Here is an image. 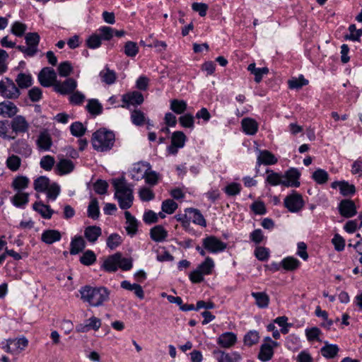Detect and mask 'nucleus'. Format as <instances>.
Segmentation results:
<instances>
[{
    "mask_svg": "<svg viewBox=\"0 0 362 362\" xmlns=\"http://www.w3.org/2000/svg\"><path fill=\"white\" fill-rule=\"evenodd\" d=\"M49 185V180L45 177L40 176L34 181V189L37 192H44Z\"/></svg>",
    "mask_w": 362,
    "mask_h": 362,
    "instance_id": "nucleus-33",
    "label": "nucleus"
},
{
    "mask_svg": "<svg viewBox=\"0 0 362 362\" xmlns=\"http://www.w3.org/2000/svg\"><path fill=\"white\" fill-rule=\"evenodd\" d=\"M284 204V206L291 213H298L304 206L303 197L296 192L286 196Z\"/></svg>",
    "mask_w": 362,
    "mask_h": 362,
    "instance_id": "nucleus-5",
    "label": "nucleus"
},
{
    "mask_svg": "<svg viewBox=\"0 0 362 362\" xmlns=\"http://www.w3.org/2000/svg\"><path fill=\"white\" fill-rule=\"evenodd\" d=\"M26 28V25L18 21H16L13 23L12 26L11 32L16 36H22L24 34Z\"/></svg>",
    "mask_w": 362,
    "mask_h": 362,
    "instance_id": "nucleus-62",
    "label": "nucleus"
},
{
    "mask_svg": "<svg viewBox=\"0 0 362 362\" xmlns=\"http://www.w3.org/2000/svg\"><path fill=\"white\" fill-rule=\"evenodd\" d=\"M181 125L187 128H193L194 117L190 114H186L179 118Z\"/></svg>",
    "mask_w": 362,
    "mask_h": 362,
    "instance_id": "nucleus-61",
    "label": "nucleus"
},
{
    "mask_svg": "<svg viewBox=\"0 0 362 362\" xmlns=\"http://www.w3.org/2000/svg\"><path fill=\"white\" fill-rule=\"evenodd\" d=\"M42 240L47 244H52L61 239V233L56 230H47L42 234Z\"/></svg>",
    "mask_w": 362,
    "mask_h": 362,
    "instance_id": "nucleus-21",
    "label": "nucleus"
},
{
    "mask_svg": "<svg viewBox=\"0 0 362 362\" xmlns=\"http://www.w3.org/2000/svg\"><path fill=\"white\" fill-rule=\"evenodd\" d=\"M115 140V136L113 132L100 129L93 134L91 142L95 151L105 152L112 148Z\"/></svg>",
    "mask_w": 362,
    "mask_h": 362,
    "instance_id": "nucleus-4",
    "label": "nucleus"
},
{
    "mask_svg": "<svg viewBox=\"0 0 362 362\" xmlns=\"http://www.w3.org/2000/svg\"><path fill=\"white\" fill-rule=\"evenodd\" d=\"M122 237L119 234L112 233L107 239V245L111 250H114L122 243Z\"/></svg>",
    "mask_w": 362,
    "mask_h": 362,
    "instance_id": "nucleus-46",
    "label": "nucleus"
},
{
    "mask_svg": "<svg viewBox=\"0 0 362 362\" xmlns=\"http://www.w3.org/2000/svg\"><path fill=\"white\" fill-rule=\"evenodd\" d=\"M16 81L20 88H25L31 86L32 78L29 74L21 73L17 76Z\"/></svg>",
    "mask_w": 362,
    "mask_h": 362,
    "instance_id": "nucleus-40",
    "label": "nucleus"
},
{
    "mask_svg": "<svg viewBox=\"0 0 362 362\" xmlns=\"http://www.w3.org/2000/svg\"><path fill=\"white\" fill-rule=\"evenodd\" d=\"M81 298L93 307H99L109 300L110 291L103 286L92 287L86 286L79 290Z\"/></svg>",
    "mask_w": 362,
    "mask_h": 362,
    "instance_id": "nucleus-1",
    "label": "nucleus"
},
{
    "mask_svg": "<svg viewBox=\"0 0 362 362\" xmlns=\"http://www.w3.org/2000/svg\"><path fill=\"white\" fill-rule=\"evenodd\" d=\"M274 346L271 344H262L258 355L259 358L262 361H269L274 354Z\"/></svg>",
    "mask_w": 362,
    "mask_h": 362,
    "instance_id": "nucleus-23",
    "label": "nucleus"
},
{
    "mask_svg": "<svg viewBox=\"0 0 362 362\" xmlns=\"http://www.w3.org/2000/svg\"><path fill=\"white\" fill-rule=\"evenodd\" d=\"M267 182L271 185L276 186L281 185L284 187H298L300 185L298 179L300 177V173L296 168H291L287 170L284 175L275 173L272 170H267Z\"/></svg>",
    "mask_w": 362,
    "mask_h": 362,
    "instance_id": "nucleus-2",
    "label": "nucleus"
},
{
    "mask_svg": "<svg viewBox=\"0 0 362 362\" xmlns=\"http://www.w3.org/2000/svg\"><path fill=\"white\" fill-rule=\"evenodd\" d=\"M102 81L107 84H112L116 80V74L109 68H105L100 73Z\"/></svg>",
    "mask_w": 362,
    "mask_h": 362,
    "instance_id": "nucleus-34",
    "label": "nucleus"
},
{
    "mask_svg": "<svg viewBox=\"0 0 362 362\" xmlns=\"http://www.w3.org/2000/svg\"><path fill=\"white\" fill-rule=\"evenodd\" d=\"M73 71L71 64L69 62H64L61 63L58 66V72L60 76L66 77Z\"/></svg>",
    "mask_w": 362,
    "mask_h": 362,
    "instance_id": "nucleus-53",
    "label": "nucleus"
},
{
    "mask_svg": "<svg viewBox=\"0 0 362 362\" xmlns=\"http://www.w3.org/2000/svg\"><path fill=\"white\" fill-rule=\"evenodd\" d=\"M86 247V243L81 236L76 237L71 243L70 253L76 255L81 252Z\"/></svg>",
    "mask_w": 362,
    "mask_h": 362,
    "instance_id": "nucleus-27",
    "label": "nucleus"
},
{
    "mask_svg": "<svg viewBox=\"0 0 362 362\" xmlns=\"http://www.w3.org/2000/svg\"><path fill=\"white\" fill-rule=\"evenodd\" d=\"M8 342L13 344V347L15 351V354L20 353L22 350H23L28 344V341L26 338L22 337L20 339H8Z\"/></svg>",
    "mask_w": 362,
    "mask_h": 362,
    "instance_id": "nucleus-36",
    "label": "nucleus"
},
{
    "mask_svg": "<svg viewBox=\"0 0 362 362\" xmlns=\"http://www.w3.org/2000/svg\"><path fill=\"white\" fill-rule=\"evenodd\" d=\"M186 211L189 213V215H192L189 218H192V221L202 226H206V223L204 219L203 215L201 214L200 211L193 208H189L186 209Z\"/></svg>",
    "mask_w": 362,
    "mask_h": 362,
    "instance_id": "nucleus-30",
    "label": "nucleus"
},
{
    "mask_svg": "<svg viewBox=\"0 0 362 362\" xmlns=\"http://www.w3.org/2000/svg\"><path fill=\"white\" fill-rule=\"evenodd\" d=\"M74 169V164L71 160L62 158L56 165V170L59 175L70 173Z\"/></svg>",
    "mask_w": 362,
    "mask_h": 362,
    "instance_id": "nucleus-17",
    "label": "nucleus"
},
{
    "mask_svg": "<svg viewBox=\"0 0 362 362\" xmlns=\"http://www.w3.org/2000/svg\"><path fill=\"white\" fill-rule=\"evenodd\" d=\"M123 107H129V105H141L144 102L143 95L138 91H133L122 95Z\"/></svg>",
    "mask_w": 362,
    "mask_h": 362,
    "instance_id": "nucleus-13",
    "label": "nucleus"
},
{
    "mask_svg": "<svg viewBox=\"0 0 362 362\" xmlns=\"http://www.w3.org/2000/svg\"><path fill=\"white\" fill-rule=\"evenodd\" d=\"M321 331L319 328L314 327L310 329H305V335L308 341L319 340V336Z\"/></svg>",
    "mask_w": 362,
    "mask_h": 362,
    "instance_id": "nucleus-59",
    "label": "nucleus"
},
{
    "mask_svg": "<svg viewBox=\"0 0 362 362\" xmlns=\"http://www.w3.org/2000/svg\"><path fill=\"white\" fill-rule=\"evenodd\" d=\"M139 52V47L136 43L132 41H128L124 45V53L128 57H134Z\"/></svg>",
    "mask_w": 362,
    "mask_h": 362,
    "instance_id": "nucleus-48",
    "label": "nucleus"
},
{
    "mask_svg": "<svg viewBox=\"0 0 362 362\" xmlns=\"http://www.w3.org/2000/svg\"><path fill=\"white\" fill-rule=\"evenodd\" d=\"M107 187L108 184L107 182L102 180H98L94 184V189L99 194H105L107 192Z\"/></svg>",
    "mask_w": 362,
    "mask_h": 362,
    "instance_id": "nucleus-64",
    "label": "nucleus"
},
{
    "mask_svg": "<svg viewBox=\"0 0 362 362\" xmlns=\"http://www.w3.org/2000/svg\"><path fill=\"white\" fill-rule=\"evenodd\" d=\"M252 296L256 300V305L261 308H267L269 303V297L264 292H252Z\"/></svg>",
    "mask_w": 362,
    "mask_h": 362,
    "instance_id": "nucleus-26",
    "label": "nucleus"
},
{
    "mask_svg": "<svg viewBox=\"0 0 362 362\" xmlns=\"http://www.w3.org/2000/svg\"><path fill=\"white\" fill-rule=\"evenodd\" d=\"M96 260L95 253L91 250H87L81 257L80 261L84 265H91Z\"/></svg>",
    "mask_w": 362,
    "mask_h": 362,
    "instance_id": "nucleus-49",
    "label": "nucleus"
},
{
    "mask_svg": "<svg viewBox=\"0 0 362 362\" xmlns=\"http://www.w3.org/2000/svg\"><path fill=\"white\" fill-rule=\"evenodd\" d=\"M150 235L153 240L156 242H162L168 236V232L160 226H156L150 230Z\"/></svg>",
    "mask_w": 362,
    "mask_h": 362,
    "instance_id": "nucleus-19",
    "label": "nucleus"
},
{
    "mask_svg": "<svg viewBox=\"0 0 362 362\" xmlns=\"http://www.w3.org/2000/svg\"><path fill=\"white\" fill-rule=\"evenodd\" d=\"M99 214L98 202L96 198H92L88 207V216L95 220L99 217Z\"/></svg>",
    "mask_w": 362,
    "mask_h": 362,
    "instance_id": "nucleus-35",
    "label": "nucleus"
},
{
    "mask_svg": "<svg viewBox=\"0 0 362 362\" xmlns=\"http://www.w3.org/2000/svg\"><path fill=\"white\" fill-rule=\"evenodd\" d=\"M47 197L50 199L54 200L60 192V187L57 183L49 184L47 189Z\"/></svg>",
    "mask_w": 362,
    "mask_h": 362,
    "instance_id": "nucleus-57",
    "label": "nucleus"
},
{
    "mask_svg": "<svg viewBox=\"0 0 362 362\" xmlns=\"http://www.w3.org/2000/svg\"><path fill=\"white\" fill-rule=\"evenodd\" d=\"M186 136L182 132H175L172 135L171 143L175 146L182 148L185 146Z\"/></svg>",
    "mask_w": 362,
    "mask_h": 362,
    "instance_id": "nucleus-45",
    "label": "nucleus"
},
{
    "mask_svg": "<svg viewBox=\"0 0 362 362\" xmlns=\"http://www.w3.org/2000/svg\"><path fill=\"white\" fill-rule=\"evenodd\" d=\"M308 80L305 79L303 76H300L298 78H293L288 81V86L291 89H298L308 84Z\"/></svg>",
    "mask_w": 362,
    "mask_h": 362,
    "instance_id": "nucleus-58",
    "label": "nucleus"
},
{
    "mask_svg": "<svg viewBox=\"0 0 362 362\" xmlns=\"http://www.w3.org/2000/svg\"><path fill=\"white\" fill-rule=\"evenodd\" d=\"M124 216L126 218V230L128 233V235L133 236L137 232V227H138V221L135 218L134 216H133L129 211H126L124 212Z\"/></svg>",
    "mask_w": 362,
    "mask_h": 362,
    "instance_id": "nucleus-16",
    "label": "nucleus"
},
{
    "mask_svg": "<svg viewBox=\"0 0 362 362\" xmlns=\"http://www.w3.org/2000/svg\"><path fill=\"white\" fill-rule=\"evenodd\" d=\"M214 267V263L213 259L208 257L206 258L205 261L197 267V269H199L203 275H207L211 273Z\"/></svg>",
    "mask_w": 362,
    "mask_h": 362,
    "instance_id": "nucleus-41",
    "label": "nucleus"
},
{
    "mask_svg": "<svg viewBox=\"0 0 362 362\" xmlns=\"http://www.w3.org/2000/svg\"><path fill=\"white\" fill-rule=\"evenodd\" d=\"M131 119L132 122L137 125H142L145 122L144 114L140 110H134L132 112Z\"/></svg>",
    "mask_w": 362,
    "mask_h": 362,
    "instance_id": "nucleus-55",
    "label": "nucleus"
},
{
    "mask_svg": "<svg viewBox=\"0 0 362 362\" xmlns=\"http://www.w3.org/2000/svg\"><path fill=\"white\" fill-rule=\"evenodd\" d=\"M162 211L168 214H173L177 208V204L173 199H166L162 203Z\"/></svg>",
    "mask_w": 362,
    "mask_h": 362,
    "instance_id": "nucleus-52",
    "label": "nucleus"
},
{
    "mask_svg": "<svg viewBox=\"0 0 362 362\" xmlns=\"http://www.w3.org/2000/svg\"><path fill=\"white\" fill-rule=\"evenodd\" d=\"M28 196L29 194L28 193H18L13 197L12 202L16 206L21 207L28 202Z\"/></svg>",
    "mask_w": 362,
    "mask_h": 362,
    "instance_id": "nucleus-44",
    "label": "nucleus"
},
{
    "mask_svg": "<svg viewBox=\"0 0 362 362\" xmlns=\"http://www.w3.org/2000/svg\"><path fill=\"white\" fill-rule=\"evenodd\" d=\"M350 32L349 35H346L345 38L353 41H359L361 36L362 35V29H356L354 24L350 25L349 27Z\"/></svg>",
    "mask_w": 362,
    "mask_h": 362,
    "instance_id": "nucleus-50",
    "label": "nucleus"
},
{
    "mask_svg": "<svg viewBox=\"0 0 362 362\" xmlns=\"http://www.w3.org/2000/svg\"><path fill=\"white\" fill-rule=\"evenodd\" d=\"M187 103L182 100L174 99L170 101V110L177 115L182 114L187 110Z\"/></svg>",
    "mask_w": 362,
    "mask_h": 362,
    "instance_id": "nucleus-32",
    "label": "nucleus"
},
{
    "mask_svg": "<svg viewBox=\"0 0 362 362\" xmlns=\"http://www.w3.org/2000/svg\"><path fill=\"white\" fill-rule=\"evenodd\" d=\"M70 130L72 135L75 136H81L84 134L86 128L81 122H74L70 127Z\"/></svg>",
    "mask_w": 362,
    "mask_h": 362,
    "instance_id": "nucleus-56",
    "label": "nucleus"
},
{
    "mask_svg": "<svg viewBox=\"0 0 362 362\" xmlns=\"http://www.w3.org/2000/svg\"><path fill=\"white\" fill-rule=\"evenodd\" d=\"M33 208L45 218H50L54 213V211L51 209L49 206L45 205L41 202H35Z\"/></svg>",
    "mask_w": 362,
    "mask_h": 362,
    "instance_id": "nucleus-29",
    "label": "nucleus"
},
{
    "mask_svg": "<svg viewBox=\"0 0 362 362\" xmlns=\"http://www.w3.org/2000/svg\"><path fill=\"white\" fill-rule=\"evenodd\" d=\"M150 170V166L148 164L146 163H137L135 164L132 172V177L139 180V179H142L144 177L146 171Z\"/></svg>",
    "mask_w": 362,
    "mask_h": 362,
    "instance_id": "nucleus-25",
    "label": "nucleus"
},
{
    "mask_svg": "<svg viewBox=\"0 0 362 362\" xmlns=\"http://www.w3.org/2000/svg\"><path fill=\"white\" fill-rule=\"evenodd\" d=\"M339 351V348L337 345L328 344L325 343V346L321 349L322 355L325 358H333Z\"/></svg>",
    "mask_w": 362,
    "mask_h": 362,
    "instance_id": "nucleus-38",
    "label": "nucleus"
},
{
    "mask_svg": "<svg viewBox=\"0 0 362 362\" xmlns=\"http://www.w3.org/2000/svg\"><path fill=\"white\" fill-rule=\"evenodd\" d=\"M6 166L11 171H17L21 164V159L16 155H11L6 160Z\"/></svg>",
    "mask_w": 362,
    "mask_h": 362,
    "instance_id": "nucleus-39",
    "label": "nucleus"
},
{
    "mask_svg": "<svg viewBox=\"0 0 362 362\" xmlns=\"http://www.w3.org/2000/svg\"><path fill=\"white\" fill-rule=\"evenodd\" d=\"M115 193V197L119 202L122 209H127L132 206L134 196L133 191L124 180V179H115L112 180Z\"/></svg>",
    "mask_w": 362,
    "mask_h": 362,
    "instance_id": "nucleus-3",
    "label": "nucleus"
},
{
    "mask_svg": "<svg viewBox=\"0 0 362 362\" xmlns=\"http://www.w3.org/2000/svg\"><path fill=\"white\" fill-rule=\"evenodd\" d=\"M38 80L42 86H53L54 88V84L57 82V74L50 67L43 68L38 74Z\"/></svg>",
    "mask_w": 362,
    "mask_h": 362,
    "instance_id": "nucleus-7",
    "label": "nucleus"
},
{
    "mask_svg": "<svg viewBox=\"0 0 362 362\" xmlns=\"http://www.w3.org/2000/svg\"><path fill=\"white\" fill-rule=\"evenodd\" d=\"M241 189L240 185L236 182H232L225 187V192L228 196H235L240 193Z\"/></svg>",
    "mask_w": 362,
    "mask_h": 362,
    "instance_id": "nucleus-60",
    "label": "nucleus"
},
{
    "mask_svg": "<svg viewBox=\"0 0 362 362\" xmlns=\"http://www.w3.org/2000/svg\"><path fill=\"white\" fill-rule=\"evenodd\" d=\"M52 139L47 132H41L37 141L39 148L49 150L52 146Z\"/></svg>",
    "mask_w": 362,
    "mask_h": 362,
    "instance_id": "nucleus-31",
    "label": "nucleus"
},
{
    "mask_svg": "<svg viewBox=\"0 0 362 362\" xmlns=\"http://www.w3.org/2000/svg\"><path fill=\"white\" fill-rule=\"evenodd\" d=\"M312 177L317 183L322 185L328 180L329 175L325 170L317 169L313 173Z\"/></svg>",
    "mask_w": 362,
    "mask_h": 362,
    "instance_id": "nucleus-42",
    "label": "nucleus"
},
{
    "mask_svg": "<svg viewBox=\"0 0 362 362\" xmlns=\"http://www.w3.org/2000/svg\"><path fill=\"white\" fill-rule=\"evenodd\" d=\"M139 197L141 200L148 202L154 198V194L150 189L147 187L141 188L139 192Z\"/></svg>",
    "mask_w": 362,
    "mask_h": 362,
    "instance_id": "nucleus-63",
    "label": "nucleus"
},
{
    "mask_svg": "<svg viewBox=\"0 0 362 362\" xmlns=\"http://www.w3.org/2000/svg\"><path fill=\"white\" fill-rule=\"evenodd\" d=\"M54 158L51 156H45L41 158L40 167L45 170H51L54 165Z\"/></svg>",
    "mask_w": 362,
    "mask_h": 362,
    "instance_id": "nucleus-54",
    "label": "nucleus"
},
{
    "mask_svg": "<svg viewBox=\"0 0 362 362\" xmlns=\"http://www.w3.org/2000/svg\"><path fill=\"white\" fill-rule=\"evenodd\" d=\"M11 148L12 151L18 154H20L25 158L29 157L32 153V148L26 140L19 139L13 142Z\"/></svg>",
    "mask_w": 362,
    "mask_h": 362,
    "instance_id": "nucleus-11",
    "label": "nucleus"
},
{
    "mask_svg": "<svg viewBox=\"0 0 362 362\" xmlns=\"http://www.w3.org/2000/svg\"><path fill=\"white\" fill-rule=\"evenodd\" d=\"M12 131L16 134H23L28 132L30 124L22 115H17L13 118L11 122Z\"/></svg>",
    "mask_w": 362,
    "mask_h": 362,
    "instance_id": "nucleus-10",
    "label": "nucleus"
},
{
    "mask_svg": "<svg viewBox=\"0 0 362 362\" xmlns=\"http://www.w3.org/2000/svg\"><path fill=\"white\" fill-rule=\"evenodd\" d=\"M241 126L243 132L248 135H255L258 130V123L252 118L246 117L242 119Z\"/></svg>",
    "mask_w": 362,
    "mask_h": 362,
    "instance_id": "nucleus-14",
    "label": "nucleus"
},
{
    "mask_svg": "<svg viewBox=\"0 0 362 362\" xmlns=\"http://www.w3.org/2000/svg\"><path fill=\"white\" fill-rule=\"evenodd\" d=\"M77 87V81L69 78L64 81H59L54 84V90L62 95L71 94Z\"/></svg>",
    "mask_w": 362,
    "mask_h": 362,
    "instance_id": "nucleus-9",
    "label": "nucleus"
},
{
    "mask_svg": "<svg viewBox=\"0 0 362 362\" xmlns=\"http://www.w3.org/2000/svg\"><path fill=\"white\" fill-rule=\"evenodd\" d=\"M236 341V336L232 332H226L221 334L218 339V343L221 346L228 348Z\"/></svg>",
    "mask_w": 362,
    "mask_h": 362,
    "instance_id": "nucleus-24",
    "label": "nucleus"
},
{
    "mask_svg": "<svg viewBox=\"0 0 362 362\" xmlns=\"http://www.w3.org/2000/svg\"><path fill=\"white\" fill-rule=\"evenodd\" d=\"M29 179L25 176H18L12 183L13 187L16 190L25 189L28 187Z\"/></svg>",
    "mask_w": 362,
    "mask_h": 362,
    "instance_id": "nucleus-47",
    "label": "nucleus"
},
{
    "mask_svg": "<svg viewBox=\"0 0 362 362\" xmlns=\"http://www.w3.org/2000/svg\"><path fill=\"white\" fill-rule=\"evenodd\" d=\"M18 109L16 105L9 101L0 103V115L12 117L16 115Z\"/></svg>",
    "mask_w": 362,
    "mask_h": 362,
    "instance_id": "nucleus-15",
    "label": "nucleus"
},
{
    "mask_svg": "<svg viewBox=\"0 0 362 362\" xmlns=\"http://www.w3.org/2000/svg\"><path fill=\"white\" fill-rule=\"evenodd\" d=\"M259 339V333L257 331H250L244 337V343L248 346H252L258 342Z\"/></svg>",
    "mask_w": 362,
    "mask_h": 362,
    "instance_id": "nucleus-43",
    "label": "nucleus"
},
{
    "mask_svg": "<svg viewBox=\"0 0 362 362\" xmlns=\"http://www.w3.org/2000/svg\"><path fill=\"white\" fill-rule=\"evenodd\" d=\"M120 253L117 252L115 255L109 256L104 262L103 267L107 272H115L119 267V260Z\"/></svg>",
    "mask_w": 362,
    "mask_h": 362,
    "instance_id": "nucleus-18",
    "label": "nucleus"
},
{
    "mask_svg": "<svg viewBox=\"0 0 362 362\" xmlns=\"http://www.w3.org/2000/svg\"><path fill=\"white\" fill-rule=\"evenodd\" d=\"M281 264L284 269L293 271L298 267L300 262L294 257H288L284 258Z\"/></svg>",
    "mask_w": 362,
    "mask_h": 362,
    "instance_id": "nucleus-37",
    "label": "nucleus"
},
{
    "mask_svg": "<svg viewBox=\"0 0 362 362\" xmlns=\"http://www.w3.org/2000/svg\"><path fill=\"white\" fill-rule=\"evenodd\" d=\"M102 234L101 228L99 226H88L84 231L86 239L91 243H95Z\"/></svg>",
    "mask_w": 362,
    "mask_h": 362,
    "instance_id": "nucleus-20",
    "label": "nucleus"
},
{
    "mask_svg": "<svg viewBox=\"0 0 362 362\" xmlns=\"http://www.w3.org/2000/svg\"><path fill=\"white\" fill-rule=\"evenodd\" d=\"M257 163L258 164L273 165L277 163V159L271 152L264 150L259 152V155L257 157Z\"/></svg>",
    "mask_w": 362,
    "mask_h": 362,
    "instance_id": "nucleus-22",
    "label": "nucleus"
},
{
    "mask_svg": "<svg viewBox=\"0 0 362 362\" xmlns=\"http://www.w3.org/2000/svg\"><path fill=\"white\" fill-rule=\"evenodd\" d=\"M339 211L345 218H351L356 214V206L350 199H344L339 204Z\"/></svg>",
    "mask_w": 362,
    "mask_h": 362,
    "instance_id": "nucleus-12",
    "label": "nucleus"
},
{
    "mask_svg": "<svg viewBox=\"0 0 362 362\" xmlns=\"http://www.w3.org/2000/svg\"><path fill=\"white\" fill-rule=\"evenodd\" d=\"M87 109L93 115H99L102 112V105L97 100L92 99L88 101Z\"/></svg>",
    "mask_w": 362,
    "mask_h": 362,
    "instance_id": "nucleus-51",
    "label": "nucleus"
},
{
    "mask_svg": "<svg viewBox=\"0 0 362 362\" xmlns=\"http://www.w3.org/2000/svg\"><path fill=\"white\" fill-rule=\"evenodd\" d=\"M0 93L6 98L16 99L20 95V91L12 80L6 78L0 81Z\"/></svg>",
    "mask_w": 362,
    "mask_h": 362,
    "instance_id": "nucleus-6",
    "label": "nucleus"
},
{
    "mask_svg": "<svg viewBox=\"0 0 362 362\" xmlns=\"http://www.w3.org/2000/svg\"><path fill=\"white\" fill-rule=\"evenodd\" d=\"M25 40L28 47L35 51V54L37 52V45L40 42V35L37 33H28L25 35Z\"/></svg>",
    "mask_w": 362,
    "mask_h": 362,
    "instance_id": "nucleus-28",
    "label": "nucleus"
},
{
    "mask_svg": "<svg viewBox=\"0 0 362 362\" xmlns=\"http://www.w3.org/2000/svg\"><path fill=\"white\" fill-rule=\"evenodd\" d=\"M202 244L205 250L212 253L223 251L226 248V243L213 235L204 238Z\"/></svg>",
    "mask_w": 362,
    "mask_h": 362,
    "instance_id": "nucleus-8",
    "label": "nucleus"
}]
</instances>
